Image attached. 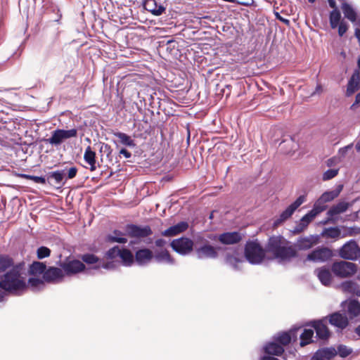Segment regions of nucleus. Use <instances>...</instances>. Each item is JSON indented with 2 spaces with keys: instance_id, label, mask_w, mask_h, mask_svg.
I'll return each mask as SVG.
<instances>
[{
  "instance_id": "obj_1",
  "label": "nucleus",
  "mask_w": 360,
  "mask_h": 360,
  "mask_svg": "<svg viewBox=\"0 0 360 360\" xmlns=\"http://www.w3.org/2000/svg\"><path fill=\"white\" fill-rule=\"evenodd\" d=\"M24 264L13 266L6 274L0 276V288L6 292L19 295L27 289L26 275Z\"/></svg>"
},
{
  "instance_id": "obj_2",
  "label": "nucleus",
  "mask_w": 360,
  "mask_h": 360,
  "mask_svg": "<svg viewBox=\"0 0 360 360\" xmlns=\"http://www.w3.org/2000/svg\"><path fill=\"white\" fill-rule=\"evenodd\" d=\"M266 250L271 253L280 264L289 262L297 257L296 248L281 236H274L269 238Z\"/></svg>"
},
{
  "instance_id": "obj_3",
  "label": "nucleus",
  "mask_w": 360,
  "mask_h": 360,
  "mask_svg": "<svg viewBox=\"0 0 360 360\" xmlns=\"http://www.w3.org/2000/svg\"><path fill=\"white\" fill-rule=\"evenodd\" d=\"M244 254L246 260L252 264H259L264 258V250L261 245L256 241L247 242Z\"/></svg>"
},
{
  "instance_id": "obj_4",
  "label": "nucleus",
  "mask_w": 360,
  "mask_h": 360,
  "mask_svg": "<svg viewBox=\"0 0 360 360\" xmlns=\"http://www.w3.org/2000/svg\"><path fill=\"white\" fill-rule=\"evenodd\" d=\"M59 266L61 267L64 276H74L84 271L85 264L80 260L68 257L64 261H60Z\"/></svg>"
},
{
  "instance_id": "obj_5",
  "label": "nucleus",
  "mask_w": 360,
  "mask_h": 360,
  "mask_svg": "<svg viewBox=\"0 0 360 360\" xmlns=\"http://www.w3.org/2000/svg\"><path fill=\"white\" fill-rule=\"evenodd\" d=\"M306 201L304 195H300L292 203H291L281 214L274 220L273 226L278 227L293 214L295 211Z\"/></svg>"
},
{
  "instance_id": "obj_6",
  "label": "nucleus",
  "mask_w": 360,
  "mask_h": 360,
  "mask_svg": "<svg viewBox=\"0 0 360 360\" xmlns=\"http://www.w3.org/2000/svg\"><path fill=\"white\" fill-rule=\"evenodd\" d=\"M205 241L206 243L203 244L199 248H195V254L199 259H216L218 257L217 250H221V248H214L212 245L207 243V241L202 237L198 236L195 239V243H198L199 241Z\"/></svg>"
},
{
  "instance_id": "obj_7",
  "label": "nucleus",
  "mask_w": 360,
  "mask_h": 360,
  "mask_svg": "<svg viewBox=\"0 0 360 360\" xmlns=\"http://www.w3.org/2000/svg\"><path fill=\"white\" fill-rule=\"evenodd\" d=\"M331 269L335 276L346 278L356 273V265L350 262L340 261L333 263Z\"/></svg>"
},
{
  "instance_id": "obj_8",
  "label": "nucleus",
  "mask_w": 360,
  "mask_h": 360,
  "mask_svg": "<svg viewBox=\"0 0 360 360\" xmlns=\"http://www.w3.org/2000/svg\"><path fill=\"white\" fill-rule=\"evenodd\" d=\"M339 255L345 259L356 260L360 257V248L354 240H350L340 249Z\"/></svg>"
},
{
  "instance_id": "obj_9",
  "label": "nucleus",
  "mask_w": 360,
  "mask_h": 360,
  "mask_svg": "<svg viewBox=\"0 0 360 360\" xmlns=\"http://www.w3.org/2000/svg\"><path fill=\"white\" fill-rule=\"evenodd\" d=\"M77 136V129H71L68 130L58 129L52 132L51 136L46 141L53 146H58L61 144L64 140L74 138Z\"/></svg>"
},
{
  "instance_id": "obj_10",
  "label": "nucleus",
  "mask_w": 360,
  "mask_h": 360,
  "mask_svg": "<svg viewBox=\"0 0 360 360\" xmlns=\"http://www.w3.org/2000/svg\"><path fill=\"white\" fill-rule=\"evenodd\" d=\"M333 256V251L327 247H318L309 252L307 260L313 262H326L331 259Z\"/></svg>"
},
{
  "instance_id": "obj_11",
  "label": "nucleus",
  "mask_w": 360,
  "mask_h": 360,
  "mask_svg": "<svg viewBox=\"0 0 360 360\" xmlns=\"http://www.w3.org/2000/svg\"><path fill=\"white\" fill-rule=\"evenodd\" d=\"M170 245L176 252L181 255H186L193 250L194 243L188 238L181 237L173 240Z\"/></svg>"
},
{
  "instance_id": "obj_12",
  "label": "nucleus",
  "mask_w": 360,
  "mask_h": 360,
  "mask_svg": "<svg viewBox=\"0 0 360 360\" xmlns=\"http://www.w3.org/2000/svg\"><path fill=\"white\" fill-rule=\"evenodd\" d=\"M126 234L131 238H142L150 236L153 233L149 226H139L136 224H127L125 227Z\"/></svg>"
},
{
  "instance_id": "obj_13",
  "label": "nucleus",
  "mask_w": 360,
  "mask_h": 360,
  "mask_svg": "<svg viewBox=\"0 0 360 360\" xmlns=\"http://www.w3.org/2000/svg\"><path fill=\"white\" fill-rule=\"evenodd\" d=\"M326 318L321 320L310 321L307 326H311L316 331V337L319 340H326L330 336V331L324 323Z\"/></svg>"
},
{
  "instance_id": "obj_14",
  "label": "nucleus",
  "mask_w": 360,
  "mask_h": 360,
  "mask_svg": "<svg viewBox=\"0 0 360 360\" xmlns=\"http://www.w3.org/2000/svg\"><path fill=\"white\" fill-rule=\"evenodd\" d=\"M326 318H328L330 324L340 330L345 329L349 323L348 317L340 311L332 313Z\"/></svg>"
},
{
  "instance_id": "obj_15",
  "label": "nucleus",
  "mask_w": 360,
  "mask_h": 360,
  "mask_svg": "<svg viewBox=\"0 0 360 360\" xmlns=\"http://www.w3.org/2000/svg\"><path fill=\"white\" fill-rule=\"evenodd\" d=\"M64 278V273L60 268L55 266L46 267L43 278L47 283H58Z\"/></svg>"
},
{
  "instance_id": "obj_16",
  "label": "nucleus",
  "mask_w": 360,
  "mask_h": 360,
  "mask_svg": "<svg viewBox=\"0 0 360 360\" xmlns=\"http://www.w3.org/2000/svg\"><path fill=\"white\" fill-rule=\"evenodd\" d=\"M211 238V237L210 238ZM217 240L223 245H234L242 240V235L238 231L225 232L212 239Z\"/></svg>"
},
{
  "instance_id": "obj_17",
  "label": "nucleus",
  "mask_w": 360,
  "mask_h": 360,
  "mask_svg": "<svg viewBox=\"0 0 360 360\" xmlns=\"http://www.w3.org/2000/svg\"><path fill=\"white\" fill-rule=\"evenodd\" d=\"M341 305L345 307V311L349 319L352 320L360 315V303L358 300H349L345 301L342 302Z\"/></svg>"
},
{
  "instance_id": "obj_18",
  "label": "nucleus",
  "mask_w": 360,
  "mask_h": 360,
  "mask_svg": "<svg viewBox=\"0 0 360 360\" xmlns=\"http://www.w3.org/2000/svg\"><path fill=\"white\" fill-rule=\"evenodd\" d=\"M319 240V236L318 235L300 237L297 240L295 248H297L300 250H307L316 245Z\"/></svg>"
},
{
  "instance_id": "obj_19",
  "label": "nucleus",
  "mask_w": 360,
  "mask_h": 360,
  "mask_svg": "<svg viewBox=\"0 0 360 360\" xmlns=\"http://www.w3.org/2000/svg\"><path fill=\"white\" fill-rule=\"evenodd\" d=\"M300 328H292L289 331L278 333L274 336V340L281 346H285L290 343L292 339L297 338V331Z\"/></svg>"
},
{
  "instance_id": "obj_20",
  "label": "nucleus",
  "mask_w": 360,
  "mask_h": 360,
  "mask_svg": "<svg viewBox=\"0 0 360 360\" xmlns=\"http://www.w3.org/2000/svg\"><path fill=\"white\" fill-rule=\"evenodd\" d=\"M143 6L145 10L155 16H160L166 11V6L158 4L156 0H144Z\"/></svg>"
},
{
  "instance_id": "obj_21",
  "label": "nucleus",
  "mask_w": 360,
  "mask_h": 360,
  "mask_svg": "<svg viewBox=\"0 0 360 360\" xmlns=\"http://www.w3.org/2000/svg\"><path fill=\"white\" fill-rule=\"evenodd\" d=\"M336 355L337 351L335 347H323L313 354L311 360H332Z\"/></svg>"
},
{
  "instance_id": "obj_22",
  "label": "nucleus",
  "mask_w": 360,
  "mask_h": 360,
  "mask_svg": "<svg viewBox=\"0 0 360 360\" xmlns=\"http://www.w3.org/2000/svg\"><path fill=\"white\" fill-rule=\"evenodd\" d=\"M349 207V203L345 201H340L338 203L333 205L327 212L328 218L325 222L333 221V217L345 212Z\"/></svg>"
},
{
  "instance_id": "obj_23",
  "label": "nucleus",
  "mask_w": 360,
  "mask_h": 360,
  "mask_svg": "<svg viewBox=\"0 0 360 360\" xmlns=\"http://www.w3.org/2000/svg\"><path fill=\"white\" fill-rule=\"evenodd\" d=\"M359 88L360 73L358 70H355L349 79L346 91V96L348 97L352 96L355 91H358Z\"/></svg>"
},
{
  "instance_id": "obj_24",
  "label": "nucleus",
  "mask_w": 360,
  "mask_h": 360,
  "mask_svg": "<svg viewBox=\"0 0 360 360\" xmlns=\"http://www.w3.org/2000/svg\"><path fill=\"white\" fill-rule=\"evenodd\" d=\"M135 261L139 265L148 264L153 258V252L148 248L139 249L135 252Z\"/></svg>"
},
{
  "instance_id": "obj_25",
  "label": "nucleus",
  "mask_w": 360,
  "mask_h": 360,
  "mask_svg": "<svg viewBox=\"0 0 360 360\" xmlns=\"http://www.w3.org/2000/svg\"><path fill=\"white\" fill-rule=\"evenodd\" d=\"M320 282L325 286H328L332 281V274L328 268L322 266L314 270Z\"/></svg>"
},
{
  "instance_id": "obj_26",
  "label": "nucleus",
  "mask_w": 360,
  "mask_h": 360,
  "mask_svg": "<svg viewBox=\"0 0 360 360\" xmlns=\"http://www.w3.org/2000/svg\"><path fill=\"white\" fill-rule=\"evenodd\" d=\"M188 228V224L186 221H180L178 224L170 226L167 229L162 232V235L164 236H174L177 234L183 233L186 231Z\"/></svg>"
},
{
  "instance_id": "obj_27",
  "label": "nucleus",
  "mask_w": 360,
  "mask_h": 360,
  "mask_svg": "<svg viewBox=\"0 0 360 360\" xmlns=\"http://www.w3.org/2000/svg\"><path fill=\"white\" fill-rule=\"evenodd\" d=\"M241 252V249L236 248L233 251V254L226 253L225 257V262L226 264L231 266L233 269L238 270L240 269L238 264L241 262L242 260L238 258V256L240 255Z\"/></svg>"
},
{
  "instance_id": "obj_28",
  "label": "nucleus",
  "mask_w": 360,
  "mask_h": 360,
  "mask_svg": "<svg viewBox=\"0 0 360 360\" xmlns=\"http://www.w3.org/2000/svg\"><path fill=\"white\" fill-rule=\"evenodd\" d=\"M46 267V265L44 262L34 261L30 265L28 273L30 275L34 276L42 275L43 277Z\"/></svg>"
},
{
  "instance_id": "obj_29",
  "label": "nucleus",
  "mask_w": 360,
  "mask_h": 360,
  "mask_svg": "<svg viewBox=\"0 0 360 360\" xmlns=\"http://www.w3.org/2000/svg\"><path fill=\"white\" fill-rule=\"evenodd\" d=\"M45 288V281L44 278L32 277L27 281V288H30L33 292L42 290Z\"/></svg>"
},
{
  "instance_id": "obj_30",
  "label": "nucleus",
  "mask_w": 360,
  "mask_h": 360,
  "mask_svg": "<svg viewBox=\"0 0 360 360\" xmlns=\"http://www.w3.org/2000/svg\"><path fill=\"white\" fill-rule=\"evenodd\" d=\"M264 352L275 356H281L284 352V348L277 342H271L264 347Z\"/></svg>"
},
{
  "instance_id": "obj_31",
  "label": "nucleus",
  "mask_w": 360,
  "mask_h": 360,
  "mask_svg": "<svg viewBox=\"0 0 360 360\" xmlns=\"http://www.w3.org/2000/svg\"><path fill=\"white\" fill-rule=\"evenodd\" d=\"M153 258L158 263L165 262L169 264H173L174 263V259L167 250L156 252L155 255H153Z\"/></svg>"
},
{
  "instance_id": "obj_32",
  "label": "nucleus",
  "mask_w": 360,
  "mask_h": 360,
  "mask_svg": "<svg viewBox=\"0 0 360 360\" xmlns=\"http://www.w3.org/2000/svg\"><path fill=\"white\" fill-rule=\"evenodd\" d=\"M84 160L90 165L91 171H95L96 169V153L91 150L90 146H88L85 149Z\"/></svg>"
},
{
  "instance_id": "obj_33",
  "label": "nucleus",
  "mask_w": 360,
  "mask_h": 360,
  "mask_svg": "<svg viewBox=\"0 0 360 360\" xmlns=\"http://www.w3.org/2000/svg\"><path fill=\"white\" fill-rule=\"evenodd\" d=\"M342 289L347 292L360 297V285L352 281H347L342 283Z\"/></svg>"
},
{
  "instance_id": "obj_34",
  "label": "nucleus",
  "mask_w": 360,
  "mask_h": 360,
  "mask_svg": "<svg viewBox=\"0 0 360 360\" xmlns=\"http://www.w3.org/2000/svg\"><path fill=\"white\" fill-rule=\"evenodd\" d=\"M342 10L344 13L345 18H347L352 22H356L357 18V14L351 5H349L347 2L342 3Z\"/></svg>"
},
{
  "instance_id": "obj_35",
  "label": "nucleus",
  "mask_w": 360,
  "mask_h": 360,
  "mask_svg": "<svg viewBox=\"0 0 360 360\" xmlns=\"http://www.w3.org/2000/svg\"><path fill=\"white\" fill-rule=\"evenodd\" d=\"M66 175V169L50 172L47 174L48 180L53 179L56 184H64L63 179Z\"/></svg>"
},
{
  "instance_id": "obj_36",
  "label": "nucleus",
  "mask_w": 360,
  "mask_h": 360,
  "mask_svg": "<svg viewBox=\"0 0 360 360\" xmlns=\"http://www.w3.org/2000/svg\"><path fill=\"white\" fill-rule=\"evenodd\" d=\"M342 185H339L338 188L335 190L326 191L320 196V198L325 203L330 202L340 195L342 189Z\"/></svg>"
},
{
  "instance_id": "obj_37",
  "label": "nucleus",
  "mask_w": 360,
  "mask_h": 360,
  "mask_svg": "<svg viewBox=\"0 0 360 360\" xmlns=\"http://www.w3.org/2000/svg\"><path fill=\"white\" fill-rule=\"evenodd\" d=\"M321 236L326 238L337 239L340 238L341 231L338 226L325 228L321 233Z\"/></svg>"
},
{
  "instance_id": "obj_38",
  "label": "nucleus",
  "mask_w": 360,
  "mask_h": 360,
  "mask_svg": "<svg viewBox=\"0 0 360 360\" xmlns=\"http://www.w3.org/2000/svg\"><path fill=\"white\" fill-rule=\"evenodd\" d=\"M120 257L125 266H131L135 259V257L133 255L132 252L125 248L121 249Z\"/></svg>"
},
{
  "instance_id": "obj_39",
  "label": "nucleus",
  "mask_w": 360,
  "mask_h": 360,
  "mask_svg": "<svg viewBox=\"0 0 360 360\" xmlns=\"http://www.w3.org/2000/svg\"><path fill=\"white\" fill-rule=\"evenodd\" d=\"M124 234L118 230L113 231V235H108L107 236V241L110 243H126L127 239L123 237Z\"/></svg>"
},
{
  "instance_id": "obj_40",
  "label": "nucleus",
  "mask_w": 360,
  "mask_h": 360,
  "mask_svg": "<svg viewBox=\"0 0 360 360\" xmlns=\"http://www.w3.org/2000/svg\"><path fill=\"white\" fill-rule=\"evenodd\" d=\"M114 134L117 138L120 139L122 144L129 147L136 146L134 141L127 134L119 131L115 133Z\"/></svg>"
},
{
  "instance_id": "obj_41",
  "label": "nucleus",
  "mask_w": 360,
  "mask_h": 360,
  "mask_svg": "<svg viewBox=\"0 0 360 360\" xmlns=\"http://www.w3.org/2000/svg\"><path fill=\"white\" fill-rule=\"evenodd\" d=\"M13 266V259L6 255H0V272L5 271Z\"/></svg>"
},
{
  "instance_id": "obj_42",
  "label": "nucleus",
  "mask_w": 360,
  "mask_h": 360,
  "mask_svg": "<svg viewBox=\"0 0 360 360\" xmlns=\"http://www.w3.org/2000/svg\"><path fill=\"white\" fill-rule=\"evenodd\" d=\"M314 335V330L304 329L302 333L300 335V345L304 347L311 342V338Z\"/></svg>"
},
{
  "instance_id": "obj_43",
  "label": "nucleus",
  "mask_w": 360,
  "mask_h": 360,
  "mask_svg": "<svg viewBox=\"0 0 360 360\" xmlns=\"http://www.w3.org/2000/svg\"><path fill=\"white\" fill-rule=\"evenodd\" d=\"M341 13L338 9L333 10L330 13L329 21L330 27L335 29L340 23Z\"/></svg>"
},
{
  "instance_id": "obj_44",
  "label": "nucleus",
  "mask_w": 360,
  "mask_h": 360,
  "mask_svg": "<svg viewBox=\"0 0 360 360\" xmlns=\"http://www.w3.org/2000/svg\"><path fill=\"white\" fill-rule=\"evenodd\" d=\"M80 258L82 259L81 262L86 264H96L100 262L99 258L92 253L83 254L80 256Z\"/></svg>"
},
{
  "instance_id": "obj_45",
  "label": "nucleus",
  "mask_w": 360,
  "mask_h": 360,
  "mask_svg": "<svg viewBox=\"0 0 360 360\" xmlns=\"http://www.w3.org/2000/svg\"><path fill=\"white\" fill-rule=\"evenodd\" d=\"M327 208L326 203H325L320 197L314 204L313 208L311 211L314 213L316 216H317L321 212H323Z\"/></svg>"
},
{
  "instance_id": "obj_46",
  "label": "nucleus",
  "mask_w": 360,
  "mask_h": 360,
  "mask_svg": "<svg viewBox=\"0 0 360 360\" xmlns=\"http://www.w3.org/2000/svg\"><path fill=\"white\" fill-rule=\"evenodd\" d=\"M336 351H337V355L338 354L342 358L347 357L353 352L352 348H350L345 345H338Z\"/></svg>"
},
{
  "instance_id": "obj_47",
  "label": "nucleus",
  "mask_w": 360,
  "mask_h": 360,
  "mask_svg": "<svg viewBox=\"0 0 360 360\" xmlns=\"http://www.w3.org/2000/svg\"><path fill=\"white\" fill-rule=\"evenodd\" d=\"M19 176L25 179L32 180L34 183L37 184H45L46 182V180L44 176H37L25 174H20Z\"/></svg>"
},
{
  "instance_id": "obj_48",
  "label": "nucleus",
  "mask_w": 360,
  "mask_h": 360,
  "mask_svg": "<svg viewBox=\"0 0 360 360\" xmlns=\"http://www.w3.org/2000/svg\"><path fill=\"white\" fill-rule=\"evenodd\" d=\"M51 250L45 246H41L37 249V258L39 259H42L44 258L48 257L50 256Z\"/></svg>"
},
{
  "instance_id": "obj_49",
  "label": "nucleus",
  "mask_w": 360,
  "mask_h": 360,
  "mask_svg": "<svg viewBox=\"0 0 360 360\" xmlns=\"http://www.w3.org/2000/svg\"><path fill=\"white\" fill-rule=\"evenodd\" d=\"M120 251H121V249L118 246H115V247L109 249L106 252L105 257L108 259H115L117 257H120Z\"/></svg>"
},
{
  "instance_id": "obj_50",
  "label": "nucleus",
  "mask_w": 360,
  "mask_h": 360,
  "mask_svg": "<svg viewBox=\"0 0 360 360\" xmlns=\"http://www.w3.org/2000/svg\"><path fill=\"white\" fill-rule=\"evenodd\" d=\"M338 174V169H328L323 174V180L328 181L330 180L335 176H336Z\"/></svg>"
},
{
  "instance_id": "obj_51",
  "label": "nucleus",
  "mask_w": 360,
  "mask_h": 360,
  "mask_svg": "<svg viewBox=\"0 0 360 360\" xmlns=\"http://www.w3.org/2000/svg\"><path fill=\"white\" fill-rule=\"evenodd\" d=\"M316 216L311 210L304 215L300 219L302 221L304 226H307L316 217Z\"/></svg>"
},
{
  "instance_id": "obj_52",
  "label": "nucleus",
  "mask_w": 360,
  "mask_h": 360,
  "mask_svg": "<svg viewBox=\"0 0 360 360\" xmlns=\"http://www.w3.org/2000/svg\"><path fill=\"white\" fill-rule=\"evenodd\" d=\"M115 267L113 262H103L101 264L100 262L93 267L94 269H99L100 268H103L105 269H112Z\"/></svg>"
},
{
  "instance_id": "obj_53",
  "label": "nucleus",
  "mask_w": 360,
  "mask_h": 360,
  "mask_svg": "<svg viewBox=\"0 0 360 360\" xmlns=\"http://www.w3.org/2000/svg\"><path fill=\"white\" fill-rule=\"evenodd\" d=\"M66 169V174H67V179H71L76 176L77 173V168L75 167H72L70 169Z\"/></svg>"
},
{
  "instance_id": "obj_54",
  "label": "nucleus",
  "mask_w": 360,
  "mask_h": 360,
  "mask_svg": "<svg viewBox=\"0 0 360 360\" xmlns=\"http://www.w3.org/2000/svg\"><path fill=\"white\" fill-rule=\"evenodd\" d=\"M338 26V34L340 37H342L344 35V34L347 32V30L348 29V26L344 22H341Z\"/></svg>"
},
{
  "instance_id": "obj_55",
  "label": "nucleus",
  "mask_w": 360,
  "mask_h": 360,
  "mask_svg": "<svg viewBox=\"0 0 360 360\" xmlns=\"http://www.w3.org/2000/svg\"><path fill=\"white\" fill-rule=\"evenodd\" d=\"M352 147H353V143H350L343 148H340L339 151H338L339 154L344 157L347 154V151L349 150L352 149Z\"/></svg>"
},
{
  "instance_id": "obj_56",
  "label": "nucleus",
  "mask_w": 360,
  "mask_h": 360,
  "mask_svg": "<svg viewBox=\"0 0 360 360\" xmlns=\"http://www.w3.org/2000/svg\"><path fill=\"white\" fill-rule=\"evenodd\" d=\"M275 16H276V19H278L281 22H283L285 25H290V20L288 19L284 18L282 16H281V15L278 13H277V12L275 13Z\"/></svg>"
},
{
  "instance_id": "obj_57",
  "label": "nucleus",
  "mask_w": 360,
  "mask_h": 360,
  "mask_svg": "<svg viewBox=\"0 0 360 360\" xmlns=\"http://www.w3.org/2000/svg\"><path fill=\"white\" fill-rule=\"evenodd\" d=\"M155 243L157 247L163 248L167 244V241L165 239L159 238L155 240Z\"/></svg>"
},
{
  "instance_id": "obj_58",
  "label": "nucleus",
  "mask_w": 360,
  "mask_h": 360,
  "mask_svg": "<svg viewBox=\"0 0 360 360\" xmlns=\"http://www.w3.org/2000/svg\"><path fill=\"white\" fill-rule=\"evenodd\" d=\"M103 148H104V152L107 153V156L109 157L112 153L110 146H108V144H105L103 146L101 147V151H102Z\"/></svg>"
},
{
  "instance_id": "obj_59",
  "label": "nucleus",
  "mask_w": 360,
  "mask_h": 360,
  "mask_svg": "<svg viewBox=\"0 0 360 360\" xmlns=\"http://www.w3.org/2000/svg\"><path fill=\"white\" fill-rule=\"evenodd\" d=\"M307 226H304L302 224V221H300V223L296 226L295 232L300 233L302 232Z\"/></svg>"
},
{
  "instance_id": "obj_60",
  "label": "nucleus",
  "mask_w": 360,
  "mask_h": 360,
  "mask_svg": "<svg viewBox=\"0 0 360 360\" xmlns=\"http://www.w3.org/2000/svg\"><path fill=\"white\" fill-rule=\"evenodd\" d=\"M121 155H123L126 158H129L131 156V153L125 148H122L120 151Z\"/></svg>"
},
{
  "instance_id": "obj_61",
  "label": "nucleus",
  "mask_w": 360,
  "mask_h": 360,
  "mask_svg": "<svg viewBox=\"0 0 360 360\" xmlns=\"http://www.w3.org/2000/svg\"><path fill=\"white\" fill-rule=\"evenodd\" d=\"M359 104H360V92L356 95L355 101L352 105L351 108H354L355 105Z\"/></svg>"
},
{
  "instance_id": "obj_62",
  "label": "nucleus",
  "mask_w": 360,
  "mask_h": 360,
  "mask_svg": "<svg viewBox=\"0 0 360 360\" xmlns=\"http://www.w3.org/2000/svg\"><path fill=\"white\" fill-rule=\"evenodd\" d=\"M328 3L329 4V6L330 8H333V10L338 9L337 6H336V2L335 0H328Z\"/></svg>"
},
{
  "instance_id": "obj_63",
  "label": "nucleus",
  "mask_w": 360,
  "mask_h": 360,
  "mask_svg": "<svg viewBox=\"0 0 360 360\" xmlns=\"http://www.w3.org/2000/svg\"><path fill=\"white\" fill-rule=\"evenodd\" d=\"M6 294V291L4 292L1 290H0V302H3L4 300V297H5Z\"/></svg>"
},
{
  "instance_id": "obj_64",
  "label": "nucleus",
  "mask_w": 360,
  "mask_h": 360,
  "mask_svg": "<svg viewBox=\"0 0 360 360\" xmlns=\"http://www.w3.org/2000/svg\"><path fill=\"white\" fill-rule=\"evenodd\" d=\"M262 360H279V359L276 357L267 356H264L262 359Z\"/></svg>"
}]
</instances>
